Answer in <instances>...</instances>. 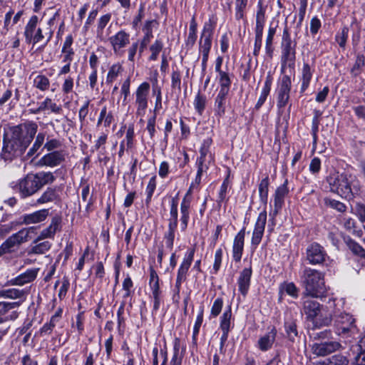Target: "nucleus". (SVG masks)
Segmentation results:
<instances>
[{
  "mask_svg": "<svg viewBox=\"0 0 365 365\" xmlns=\"http://www.w3.org/2000/svg\"><path fill=\"white\" fill-rule=\"evenodd\" d=\"M38 130V125L28 121L12 126L4 135L1 158L11 161L20 157L33 140Z\"/></svg>",
  "mask_w": 365,
  "mask_h": 365,
  "instance_id": "f257e3e1",
  "label": "nucleus"
},
{
  "mask_svg": "<svg viewBox=\"0 0 365 365\" xmlns=\"http://www.w3.org/2000/svg\"><path fill=\"white\" fill-rule=\"evenodd\" d=\"M324 272L305 267L301 274V282L304 291L302 295L312 296V298L326 297L328 289L325 284Z\"/></svg>",
  "mask_w": 365,
  "mask_h": 365,
  "instance_id": "f03ea898",
  "label": "nucleus"
},
{
  "mask_svg": "<svg viewBox=\"0 0 365 365\" xmlns=\"http://www.w3.org/2000/svg\"><path fill=\"white\" fill-rule=\"evenodd\" d=\"M331 192L338 194L343 198L350 200L359 190V182L355 176L345 173H333L327 178Z\"/></svg>",
  "mask_w": 365,
  "mask_h": 365,
  "instance_id": "7ed1b4c3",
  "label": "nucleus"
},
{
  "mask_svg": "<svg viewBox=\"0 0 365 365\" xmlns=\"http://www.w3.org/2000/svg\"><path fill=\"white\" fill-rule=\"evenodd\" d=\"M312 296L302 297V313L307 322L312 324L314 328L327 327L331 324L333 318L331 314L324 315L322 313L323 305L314 299Z\"/></svg>",
  "mask_w": 365,
  "mask_h": 365,
  "instance_id": "20e7f679",
  "label": "nucleus"
},
{
  "mask_svg": "<svg viewBox=\"0 0 365 365\" xmlns=\"http://www.w3.org/2000/svg\"><path fill=\"white\" fill-rule=\"evenodd\" d=\"M329 308L332 309L331 317H334V325L337 334H346L354 328L355 319L349 314L341 312L344 307V299H329Z\"/></svg>",
  "mask_w": 365,
  "mask_h": 365,
  "instance_id": "39448f33",
  "label": "nucleus"
},
{
  "mask_svg": "<svg viewBox=\"0 0 365 365\" xmlns=\"http://www.w3.org/2000/svg\"><path fill=\"white\" fill-rule=\"evenodd\" d=\"M296 46L297 43L291 38L288 29L283 31L281 42L280 71L294 75L296 63Z\"/></svg>",
  "mask_w": 365,
  "mask_h": 365,
  "instance_id": "423d86ee",
  "label": "nucleus"
},
{
  "mask_svg": "<svg viewBox=\"0 0 365 365\" xmlns=\"http://www.w3.org/2000/svg\"><path fill=\"white\" fill-rule=\"evenodd\" d=\"M38 23V17L37 16L34 15L29 19L24 32L26 43L35 45L46 38V43H47L52 38L53 29L47 28L43 34L42 29L37 27Z\"/></svg>",
  "mask_w": 365,
  "mask_h": 365,
  "instance_id": "0eeeda50",
  "label": "nucleus"
},
{
  "mask_svg": "<svg viewBox=\"0 0 365 365\" xmlns=\"http://www.w3.org/2000/svg\"><path fill=\"white\" fill-rule=\"evenodd\" d=\"M10 187L18 192L21 198L30 197L39 190L34 174H28L24 178L10 183Z\"/></svg>",
  "mask_w": 365,
  "mask_h": 365,
  "instance_id": "6e6552de",
  "label": "nucleus"
},
{
  "mask_svg": "<svg viewBox=\"0 0 365 365\" xmlns=\"http://www.w3.org/2000/svg\"><path fill=\"white\" fill-rule=\"evenodd\" d=\"M150 86L148 82H143L136 88L134 96V104L136 108L135 115L143 117L148 106Z\"/></svg>",
  "mask_w": 365,
  "mask_h": 365,
  "instance_id": "1a4fd4ad",
  "label": "nucleus"
},
{
  "mask_svg": "<svg viewBox=\"0 0 365 365\" xmlns=\"http://www.w3.org/2000/svg\"><path fill=\"white\" fill-rule=\"evenodd\" d=\"M282 76L279 81L277 88V106L284 108L289 100L292 88L291 75L289 73H281Z\"/></svg>",
  "mask_w": 365,
  "mask_h": 365,
  "instance_id": "9d476101",
  "label": "nucleus"
},
{
  "mask_svg": "<svg viewBox=\"0 0 365 365\" xmlns=\"http://www.w3.org/2000/svg\"><path fill=\"white\" fill-rule=\"evenodd\" d=\"M215 26V22L211 19L204 24L199 41V51L202 55L210 53Z\"/></svg>",
  "mask_w": 365,
  "mask_h": 365,
  "instance_id": "9b49d317",
  "label": "nucleus"
},
{
  "mask_svg": "<svg viewBox=\"0 0 365 365\" xmlns=\"http://www.w3.org/2000/svg\"><path fill=\"white\" fill-rule=\"evenodd\" d=\"M329 257L324 248L317 242H312L306 249V260L312 265L322 264Z\"/></svg>",
  "mask_w": 365,
  "mask_h": 365,
  "instance_id": "f8f14e48",
  "label": "nucleus"
},
{
  "mask_svg": "<svg viewBox=\"0 0 365 365\" xmlns=\"http://www.w3.org/2000/svg\"><path fill=\"white\" fill-rule=\"evenodd\" d=\"M195 249L188 250L185 254L184 258L178 268L175 292L180 293L181 284L186 280L187 272L193 261Z\"/></svg>",
  "mask_w": 365,
  "mask_h": 365,
  "instance_id": "ddd939ff",
  "label": "nucleus"
},
{
  "mask_svg": "<svg viewBox=\"0 0 365 365\" xmlns=\"http://www.w3.org/2000/svg\"><path fill=\"white\" fill-rule=\"evenodd\" d=\"M66 160V152L64 150H56L49 152L41 157L36 165L38 167L55 168L61 165Z\"/></svg>",
  "mask_w": 365,
  "mask_h": 365,
  "instance_id": "4468645a",
  "label": "nucleus"
},
{
  "mask_svg": "<svg viewBox=\"0 0 365 365\" xmlns=\"http://www.w3.org/2000/svg\"><path fill=\"white\" fill-rule=\"evenodd\" d=\"M130 34L124 30L111 36L108 41L115 54L121 56L124 48L130 43Z\"/></svg>",
  "mask_w": 365,
  "mask_h": 365,
  "instance_id": "2eb2a0df",
  "label": "nucleus"
},
{
  "mask_svg": "<svg viewBox=\"0 0 365 365\" xmlns=\"http://www.w3.org/2000/svg\"><path fill=\"white\" fill-rule=\"evenodd\" d=\"M266 222L267 212L264 210L259 214L255 225L254 230L252 232L251 244L252 246H253L255 248H256L261 242L264 235Z\"/></svg>",
  "mask_w": 365,
  "mask_h": 365,
  "instance_id": "dca6fc26",
  "label": "nucleus"
},
{
  "mask_svg": "<svg viewBox=\"0 0 365 365\" xmlns=\"http://www.w3.org/2000/svg\"><path fill=\"white\" fill-rule=\"evenodd\" d=\"M190 190L187 191L186 195L182 200L180 203V230L182 232H185L187 227L188 222L190 217L191 212V199H190Z\"/></svg>",
  "mask_w": 365,
  "mask_h": 365,
  "instance_id": "f3484780",
  "label": "nucleus"
},
{
  "mask_svg": "<svg viewBox=\"0 0 365 365\" xmlns=\"http://www.w3.org/2000/svg\"><path fill=\"white\" fill-rule=\"evenodd\" d=\"M341 345L337 341L315 342L312 345V352L318 356H324L338 350Z\"/></svg>",
  "mask_w": 365,
  "mask_h": 365,
  "instance_id": "a211bd4d",
  "label": "nucleus"
},
{
  "mask_svg": "<svg viewBox=\"0 0 365 365\" xmlns=\"http://www.w3.org/2000/svg\"><path fill=\"white\" fill-rule=\"evenodd\" d=\"M19 307V302H0V323L16 319L19 313L16 311H12L9 313V311Z\"/></svg>",
  "mask_w": 365,
  "mask_h": 365,
  "instance_id": "6ab92c4d",
  "label": "nucleus"
},
{
  "mask_svg": "<svg viewBox=\"0 0 365 365\" xmlns=\"http://www.w3.org/2000/svg\"><path fill=\"white\" fill-rule=\"evenodd\" d=\"M245 229L242 228L235 237L232 245V257L238 262L241 260L245 245Z\"/></svg>",
  "mask_w": 365,
  "mask_h": 365,
  "instance_id": "aec40b11",
  "label": "nucleus"
},
{
  "mask_svg": "<svg viewBox=\"0 0 365 365\" xmlns=\"http://www.w3.org/2000/svg\"><path fill=\"white\" fill-rule=\"evenodd\" d=\"M38 272V268L29 269L24 273L10 279L9 284L10 285L23 286L26 284L33 282L37 277Z\"/></svg>",
  "mask_w": 365,
  "mask_h": 365,
  "instance_id": "412c9836",
  "label": "nucleus"
},
{
  "mask_svg": "<svg viewBox=\"0 0 365 365\" xmlns=\"http://www.w3.org/2000/svg\"><path fill=\"white\" fill-rule=\"evenodd\" d=\"M61 228V217L58 215H56L52 217L51 223L48 227L43 229L39 234L37 241L46 239L53 238L55 234L60 231Z\"/></svg>",
  "mask_w": 365,
  "mask_h": 365,
  "instance_id": "4be33fe9",
  "label": "nucleus"
},
{
  "mask_svg": "<svg viewBox=\"0 0 365 365\" xmlns=\"http://www.w3.org/2000/svg\"><path fill=\"white\" fill-rule=\"evenodd\" d=\"M252 270L251 266L244 268L240 273L237 284L240 292L245 297L250 287Z\"/></svg>",
  "mask_w": 365,
  "mask_h": 365,
  "instance_id": "5701e85b",
  "label": "nucleus"
},
{
  "mask_svg": "<svg viewBox=\"0 0 365 365\" xmlns=\"http://www.w3.org/2000/svg\"><path fill=\"white\" fill-rule=\"evenodd\" d=\"M27 291L16 288L0 290V297L11 299H17L15 302H19V306L26 300Z\"/></svg>",
  "mask_w": 365,
  "mask_h": 365,
  "instance_id": "b1692460",
  "label": "nucleus"
},
{
  "mask_svg": "<svg viewBox=\"0 0 365 365\" xmlns=\"http://www.w3.org/2000/svg\"><path fill=\"white\" fill-rule=\"evenodd\" d=\"M288 181L286 180L282 185L279 186L274 193V212L277 213L282 207L285 197L289 193V188L287 187Z\"/></svg>",
  "mask_w": 365,
  "mask_h": 365,
  "instance_id": "393cba45",
  "label": "nucleus"
},
{
  "mask_svg": "<svg viewBox=\"0 0 365 365\" xmlns=\"http://www.w3.org/2000/svg\"><path fill=\"white\" fill-rule=\"evenodd\" d=\"M277 333V331L276 328L272 327L270 329V330L267 334L262 336L258 339V341H257L258 348L262 351H266L270 349L275 341Z\"/></svg>",
  "mask_w": 365,
  "mask_h": 365,
  "instance_id": "a878e982",
  "label": "nucleus"
},
{
  "mask_svg": "<svg viewBox=\"0 0 365 365\" xmlns=\"http://www.w3.org/2000/svg\"><path fill=\"white\" fill-rule=\"evenodd\" d=\"M49 214L48 209L35 211L23 216V222L26 225L36 224L46 220Z\"/></svg>",
  "mask_w": 365,
  "mask_h": 365,
  "instance_id": "bb28decb",
  "label": "nucleus"
},
{
  "mask_svg": "<svg viewBox=\"0 0 365 365\" xmlns=\"http://www.w3.org/2000/svg\"><path fill=\"white\" fill-rule=\"evenodd\" d=\"M314 69L312 68L311 66L307 63L304 62L301 71V88L300 92L304 93L309 86L311 80L312 78V76L314 73Z\"/></svg>",
  "mask_w": 365,
  "mask_h": 365,
  "instance_id": "cd10ccee",
  "label": "nucleus"
},
{
  "mask_svg": "<svg viewBox=\"0 0 365 365\" xmlns=\"http://www.w3.org/2000/svg\"><path fill=\"white\" fill-rule=\"evenodd\" d=\"M196 165L197 167V174L194 182L191 183L189 188L190 192L192 190L197 189L199 187V185L201 182L202 176L204 173H207L209 168V165L206 161L197 160Z\"/></svg>",
  "mask_w": 365,
  "mask_h": 365,
  "instance_id": "c85d7f7f",
  "label": "nucleus"
},
{
  "mask_svg": "<svg viewBox=\"0 0 365 365\" xmlns=\"http://www.w3.org/2000/svg\"><path fill=\"white\" fill-rule=\"evenodd\" d=\"M34 175L39 190L46 185L53 183L56 180V177L51 172H40Z\"/></svg>",
  "mask_w": 365,
  "mask_h": 365,
  "instance_id": "c756f323",
  "label": "nucleus"
},
{
  "mask_svg": "<svg viewBox=\"0 0 365 365\" xmlns=\"http://www.w3.org/2000/svg\"><path fill=\"white\" fill-rule=\"evenodd\" d=\"M228 93L218 92L215 99V112L218 116H222L225 113L226 98Z\"/></svg>",
  "mask_w": 365,
  "mask_h": 365,
  "instance_id": "7c9ffc66",
  "label": "nucleus"
},
{
  "mask_svg": "<svg viewBox=\"0 0 365 365\" xmlns=\"http://www.w3.org/2000/svg\"><path fill=\"white\" fill-rule=\"evenodd\" d=\"M265 24V9L259 1L257 4V11L256 13V26L255 32H262Z\"/></svg>",
  "mask_w": 365,
  "mask_h": 365,
  "instance_id": "2f4dec72",
  "label": "nucleus"
},
{
  "mask_svg": "<svg viewBox=\"0 0 365 365\" xmlns=\"http://www.w3.org/2000/svg\"><path fill=\"white\" fill-rule=\"evenodd\" d=\"M272 86V80L267 77L264 81L263 88H262L260 96L255 105V109L259 110L265 102L268 95L269 94Z\"/></svg>",
  "mask_w": 365,
  "mask_h": 365,
  "instance_id": "473e14b6",
  "label": "nucleus"
},
{
  "mask_svg": "<svg viewBox=\"0 0 365 365\" xmlns=\"http://www.w3.org/2000/svg\"><path fill=\"white\" fill-rule=\"evenodd\" d=\"M46 134L45 133H38L35 138L34 143L31 148L29 150L27 153V156L32 157L34 155H38L37 152L41 148V147L44 145Z\"/></svg>",
  "mask_w": 365,
  "mask_h": 365,
  "instance_id": "72a5a7b5",
  "label": "nucleus"
},
{
  "mask_svg": "<svg viewBox=\"0 0 365 365\" xmlns=\"http://www.w3.org/2000/svg\"><path fill=\"white\" fill-rule=\"evenodd\" d=\"M39 106L42 111L46 110H51L53 113L58 114L61 112L62 108L61 106L57 105L53 100L48 97H46L43 101L39 103Z\"/></svg>",
  "mask_w": 365,
  "mask_h": 365,
  "instance_id": "f704fd0d",
  "label": "nucleus"
},
{
  "mask_svg": "<svg viewBox=\"0 0 365 365\" xmlns=\"http://www.w3.org/2000/svg\"><path fill=\"white\" fill-rule=\"evenodd\" d=\"M232 309L229 307L220 317V328L221 330L230 331L231 328Z\"/></svg>",
  "mask_w": 365,
  "mask_h": 365,
  "instance_id": "c9c22d12",
  "label": "nucleus"
},
{
  "mask_svg": "<svg viewBox=\"0 0 365 365\" xmlns=\"http://www.w3.org/2000/svg\"><path fill=\"white\" fill-rule=\"evenodd\" d=\"M57 197L56 189L52 187H48L39 198L36 200V202L39 205L45 204L49 202L54 201Z\"/></svg>",
  "mask_w": 365,
  "mask_h": 365,
  "instance_id": "e433bc0d",
  "label": "nucleus"
},
{
  "mask_svg": "<svg viewBox=\"0 0 365 365\" xmlns=\"http://www.w3.org/2000/svg\"><path fill=\"white\" fill-rule=\"evenodd\" d=\"M284 329L289 340L294 341L298 335L297 327L295 320L288 319L284 323Z\"/></svg>",
  "mask_w": 365,
  "mask_h": 365,
  "instance_id": "4c0bfd02",
  "label": "nucleus"
},
{
  "mask_svg": "<svg viewBox=\"0 0 365 365\" xmlns=\"http://www.w3.org/2000/svg\"><path fill=\"white\" fill-rule=\"evenodd\" d=\"M163 48V42L162 39L157 38L153 43H152L149 48L150 55L148 58L149 61H156L158 58L159 53L161 52Z\"/></svg>",
  "mask_w": 365,
  "mask_h": 365,
  "instance_id": "58836bf2",
  "label": "nucleus"
},
{
  "mask_svg": "<svg viewBox=\"0 0 365 365\" xmlns=\"http://www.w3.org/2000/svg\"><path fill=\"white\" fill-rule=\"evenodd\" d=\"M269 180L267 176L263 178L259 185V195L262 202L266 204L268 200Z\"/></svg>",
  "mask_w": 365,
  "mask_h": 365,
  "instance_id": "ea45409f",
  "label": "nucleus"
},
{
  "mask_svg": "<svg viewBox=\"0 0 365 365\" xmlns=\"http://www.w3.org/2000/svg\"><path fill=\"white\" fill-rule=\"evenodd\" d=\"M123 68L121 65L116 63L111 66L106 77V83L108 84L115 81L118 76L123 72Z\"/></svg>",
  "mask_w": 365,
  "mask_h": 365,
  "instance_id": "a19ab883",
  "label": "nucleus"
},
{
  "mask_svg": "<svg viewBox=\"0 0 365 365\" xmlns=\"http://www.w3.org/2000/svg\"><path fill=\"white\" fill-rule=\"evenodd\" d=\"M219 84H220V90L218 92H222L229 93L230 86H231V80L227 73H220L219 74Z\"/></svg>",
  "mask_w": 365,
  "mask_h": 365,
  "instance_id": "79ce46f5",
  "label": "nucleus"
},
{
  "mask_svg": "<svg viewBox=\"0 0 365 365\" xmlns=\"http://www.w3.org/2000/svg\"><path fill=\"white\" fill-rule=\"evenodd\" d=\"M34 86L41 91H46L49 88L50 81L44 75H38L34 80Z\"/></svg>",
  "mask_w": 365,
  "mask_h": 365,
  "instance_id": "37998d69",
  "label": "nucleus"
},
{
  "mask_svg": "<svg viewBox=\"0 0 365 365\" xmlns=\"http://www.w3.org/2000/svg\"><path fill=\"white\" fill-rule=\"evenodd\" d=\"M177 225L168 224V231L165 232L164 239L165 243L168 248L172 249L175 239V232Z\"/></svg>",
  "mask_w": 365,
  "mask_h": 365,
  "instance_id": "c03bdc74",
  "label": "nucleus"
},
{
  "mask_svg": "<svg viewBox=\"0 0 365 365\" xmlns=\"http://www.w3.org/2000/svg\"><path fill=\"white\" fill-rule=\"evenodd\" d=\"M178 200L175 198H173L170 202V218L168 219L170 225H178Z\"/></svg>",
  "mask_w": 365,
  "mask_h": 365,
  "instance_id": "a18cd8bd",
  "label": "nucleus"
},
{
  "mask_svg": "<svg viewBox=\"0 0 365 365\" xmlns=\"http://www.w3.org/2000/svg\"><path fill=\"white\" fill-rule=\"evenodd\" d=\"M51 244L48 241H44L34 245L31 247V252L36 255H42L48 251Z\"/></svg>",
  "mask_w": 365,
  "mask_h": 365,
  "instance_id": "49530a36",
  "label": "nucleus"
},
{
  "mask_svg": "<svg viewBox=\"0 0 365 365\" xmlns=\"http://www.w3.org/2000/svg\"><path fill=\"white\" fill-rule=\"evenodd\" d=\"M19 246L17 243L13 240L12 237H9L1 246H0V256L8 252L13 251L15 247Z\"/></svg>",
  "mask_w": 365,
  "mask_h": 365,
  "instance_id": "de8ad7c7",
  "label": "nucleus"
},
{
  "mask_svg": "<svg viewBox=\"0 0 365 365\" xmlns=\"http://www.w3.org/2000/svg\"><path fill=\"white\" fill-rule=\"evenodd\" d=\"M61 147V141L57 138H47L46 142L43 145V149L48 152L56 151Z\"/></svg>",
  "mask_w": 365,
  "mask_h": 365,
  "instance_id": "09e8293b",
  "label": "nucleus"
},
{
  "mask_svg": "<svg viewBox=\"0 0 365 365\" xmlns=\"http://www.w3.org/2000/svg\"><path fill=\"white\" fill-rule=\"evenodd\" d=\"M324 202L326 205L340 212H344L346 210V206L344 203L334 199L325 198Z\"/></svg>",
  "mask_w": 365,
  "mask_h": 365,
  "instance_id": "8fccbe9b",
  "label": "nucleus"
},
{
  "mask_svg": "<svg viewBox=\"0 0 365 365\" xmlns=\"http://www.w3.org/2000/svg\"><path fill=\"white\" fill-rule=\"evenodd\" d=\"M205 103H206V98L205 96L201 95L200 93H198L194 100V107L195 110L197 111L198 113L202 114L203 112L205 107Z\"/></svg>",
  "mask_w": 365,
  "mask_h": 365,
  "instance_id": "3c124183",
  "label": "nucleus"
},
{
  "mask_svg": "<svg viewBox=\"0 0 365 365\" xmlns=\"http://www.w3.org/2000/svg\"><path fill=\"white\" fill-rule=\"evenodd\" d=\"M223 304H224V302H223L222 298H220V297L217 298L214 301V302L212 305L211 310H210V316L213 318L217 317L221 312Z\"/></svg>",
  "mask_w": 365,
  "mask_h": 365,
  "instance_id": "603ef678",
  "label": "nucleus"
},
{
  "mask_svg": "<svg viewBox=\"0 0 365 365\" xmlns=\"http://www.w3.org/2000/svg\"><path fill=\"white\" fill-rule=\"evenodd\" d=\"M110 19H111L110 14H106L101 16L98 19V24H97V30H96L98 34H103L105 27L107 26L108 22L110 21Z\"/></svg>",
  "mask_w": 365,
  "mask_h": 365,
  "instance_id": "864d4df0",
  "label": "nucleus"
},
{
  "mask_svg": "<svg viewBox=\"0 0 365 365\" xmlns=\"http://www.w3.org/2000/svg\"><path fill=\"white\" fill-rule=\"evenodd\" d=\"M327 365H347L348 360L342 355H334L328 359L326 362Z\"/></svg>",
  "mask_w": 365,
  "mask_h": 365,
  "instance_id": "5fc2aeb1",
  "label": "nucleus"
},
{
  "mask_svg": "<svg viewBox=\"0 0 365 365\" xmlns=\"http://www.w3.org/2000/svg\"><path fill=\"white\" fill-rule=\"evenodd\" d=\"M29 230L26 229H22L19 230L18 232L11 235L13 240L17 243L18 245L21 243L27 241V238L29 237Z\"/></svg>",
  "mask_w": 365,
  "mask_h": 365,
  "instance_id": "6e6d98bb",
  "label": "nucleus"
},
{
  "mask_svg": "<svg viewBox=\"0 0 365 365\" xmlns=\"http://www.w3.org/2000/svg\"><path fill=\"white\" fill-rule=\"evenodd\" d=\"M212 143V140L210 138H207L203 141V143L200 148V157L197 159V160L200 161H206V157L209 152V148Z\"/></svg>",
  "mask_w": 365,
  "mask_h": 365,
  "instance_id": "4d7b16f0",
  "label": "nucleus"
},
{
  "mask_svg": "<svg viewBox=\"0 0 365 365\" xmlns=\"http://www.w3.org/2000/svg\"><path fill=\"white\" fill-rule=\"evenodd\" d=\"M155 187H156V177L155 176H153L148 183V185H147V187H146V195H147V197H146V202L147 203H149L151 200V198H152V196L153 195V192L155 190Z\"/></svg>",
  "mask_w": 365,
  "mask_h": 365,
  "instance_id": "13d9d810",
  "label": "nucleus"
},
{
  "mask_svg": "<svg viewBox=\"0 0 365 365\" xmlns=\"http://www.w3.org/2000/svg\"><path fill=\"white\" fill-rule=\"evenodd\" d=\"M248 0H236L235 1V16L237 19H240L244 16V10L247 6Z\"/></svg>",
  "mask_w": 365,
  "mask_h": 365,
  "instance_id": "bf43d9fd",
  "label": "nucleus"
},
{
  "mask_svg": "<svg viewBox=\"0 0 365 365\" xmlns=\"http://www.w3.org/2000/svg\"><path fill=\"white\" fill-rule=\"evenodd\" d=\"M153 95L155 96V103L154 113L160 110L162 108V91L161 88H153L152 89Z\"/></svg>",
  "mask_w": 365,
  "mask_h": 365,
  "instance_id": "052dcab7",
  "label": "nucleus"
},
{
  "mask_svg": "<svg viewBox=\"0 0 365 365\" xmlns=\"http://www.w3.org/2000/svg\"><path fill=\"white\" fill-rule=\"evenodd\" d=\"M135 136L134 127L130 125L126 131L125 144L126 145L127 149H130L133 147V138Z\"/></svg>",
  "mask_w": 365,
  "mask_h": 365,
  "instance_id": "680f3d73",
  "label": "nucleus"
},
{
  "mask_svg": "<svg viewBox=\"0 0 365 365\" xmlns=\"http://www.w3.org/2000/svg\"><path fill=\"white\" fill-rule=\"evenodd\" d=\"M341 224L349 232H355V220L350 217L344 216L341 220Z\"/></svg>",
  "mask_w": 365,
  "mask_h": 365,
  "instance_id": "e2e57ef3",
  "label": "nucleus"
},
{
  "mask_svg": "<svg viewBox=\"0 0 365 365\" xmlns=\"http://www.w3.org/2000/svg\"><path fill=\"white\" fill-rule=\"evenodd\" d=\"M18 223L15 221H11L8 223L0 222V235L5 236L13 230Z\"/></svg>",
  "mask_w": 365,
  "mask_h": 365,
  "instance_id": "0e129e2a",
  "label": "nucleus"
},
{
  "mask_svg": "<svg viewBox=\"0 0 365 365\" xmlns=\"http://www.w3.org/2000/svg\"><path fill=\"white\" fill-rule=\"evenodd\" d=\"M171 86L174 89L181 90V74L179 71H173L172 72Z\"/></svg>",
  "mask_w": 365,
  "mask_h": 365,
  "instance_id": "69168bd1",
  "label": "nucleus"
},
{
  "mask_svg": "<svg viewBox=\"0 0 365 365\" xmlns=\"http://www.w3.org/2000/svg\"><path fill=\"white\" fill-rule=\"evenodd\" d=\"M74 86L73 78L71 76H67L62 84V92L64 94H68L73 91Z\"/></svg>",
  "mask_w": 365,
  "mask_h": 365,
  "instance_id": "338daca9",
  "label": "nucleus"
},
{
  "mask_svg": "<svg viewBox=\"0 0 365 365\" xmlns=\"http://www.w3.org/2000/svg\"><path fill=\"white\" fill-rule=\"evenodd\" d=\"M355 214L358 216L359 220L365 222V205L361 202H357L354 208Z\"/></svg>",
  "mask_w": 365,
  "mask_h": 365,
  "instance_id": "774afa93",
  "label": "nucleus"
}]
</instances>
